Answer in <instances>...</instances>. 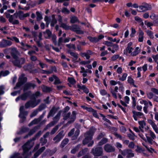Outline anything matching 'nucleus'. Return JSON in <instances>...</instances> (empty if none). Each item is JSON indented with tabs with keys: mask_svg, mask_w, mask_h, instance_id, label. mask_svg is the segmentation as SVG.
Masks as SVG:
<instances>
[{
	"mask_svg": "<svg viewBox=\"0 0 158 158\" xmlns=\"http://www.w3.org/2000/svg\"><path fill=\"white\" fill-rule=\"evenodd\" d=\"M94 132V131L92 129L85 134V138L83 141L84 144H88V147H90L93 145L94 143L93 140H92V136Z\"/></svg>",
	"mask_w": 158,
	"mask_h": 158,
	"instance_id": "obj_1",
	"label": "nucleus"
},
{
	"mask_svg": "<svg viewBox=\"0 0 158 158\" xmlns=\"http://www.w3.org/2000/svg\"><path fill=\"white\" fill-rule=\"evenodd\" d=\"M5 14L6 17L8 19L10 22L13 24H19V21L16 19L18 17V14L15 13L13 15H11L10 14L7 13H5Z\"/></svg>",
	"mask_w": 158,
	"mask_h": 158,
	"instance_id": "obj_2",
	"label": "nucleus"
},
{
	"mask_svg": "<svg viewBox=\"0 0 158 158\" xmlns=\"http://www.w3.org/2000/svg\"><path fill=\"white\" fill-rule=\"evenodd\" d=\"M76 112L73 111L72 112L71 115V113L69 112L64 116V120H66L69 118V121L67 124H70L74 122L76 118Z\"/></svg>",
	"mask_w": 158,
	"mask_h": 158,
	"instance_id": "obj_3",
	"label": "nucleus"
},
{
	"mask_svg": "<svg viewBox=\"0 0 158 158\" xmlns=\"http://www.w3.org/2000/svg\"><path fill=\"white\" fill-rule=\"evenodd\" d=\"M34 145V142L32 141L27 142L23 147V156H25L27 154L28 151Z\"/></svg>",
	"mask_w": 158,
	"mask_h": 158,
	"instance_id": "obj_4",
	"label": "nucleus"
},
{
	"mask_svg": "<svg viewBox=\"0 0 158 158\" xmlns=\"http://www.w3.org/2000/svg\"><path fill=\"white\" fill-rule=\"evenodd\" d=\"M151 5L147 3H144L142 5L139 7L137 10L139 12H143L150 10H151Z\"/></svg>",
	"mask_w": 158,
	"mask_h": 158,
	"instance_id": "obj_5",
	"label": "nucleus"
},
{
	"mask_svg": "<svg viewBox=\"0 0 158 158\" xmlns=\"http://www.w3.org/2000/svg\"><path fill=\"white\" fill-rule=\"evenodd\" d=\"M15 59L16 60L14 61H13L12 60L10 59L9 61L12 62L15 66L19 68L21 67L22 65L25 63V59L22 58L18 59H16V58Z\"/></svg>",
	"mask_w": 158,
	"mask_h": 158,
	"instance_id": "obj_6",
	"label": "nucleus"
},
{
	"mask_svg": "<svg viewBox=\"0 0 158 158\" xmlns=\"http://www.w3.org/2000/svg\"><path fill=\"white\" fill-rule=\"evenodd\" d=\"M40 102V100H39L37 101L35 99L31 100L26 103L25 105V107L26 108L30 107L33 108L37 106Z\"/></svg>",
	"mask_w": 158,
	"mask_h": 158,
	"instance_id": "obj_7",
	"label": "nucleus"
},
{
	"mask_svg": "<svg viewBox=\"0 0 158 158\" xmlns=\"http://www.w3.org/2000/svg\"><path fill=\"white\" fill-rule=\"evenodd\" d=\"M24 108L23 106H22L20 107L19 109L20 113L19 115V116L22 119V120L20 121V123H23L25 119V116L27 115V112L24 111Z\"/></svg>",
	"mask_w": 158,
	"mask_h": 158,
	"instance_id": "obj_8",
	"label": "nucleus"
},
{
	"mask_svg": "<svg viewBox=\"0 0 158 158\" xmlns=\"http://www.w3.org/2000/svg\"><path fill=\"white\" fill-rule=\"evenodd\" d=\"M25 75L24 74H22L19 77L18 83L17 84L16 87L15 89L20 86L24 82L27 81V78L25 77Z\"/></svg>",
	"mask_w": 158,
	"mask_h": 158,
	"instance_id": "obj_9",
	"label": "nucleus"
},
{
	"mask_svg": "<svg viewBox=\"0 0 158 158\" xmlns=\"http://www.w3.org/2000/svg\"><path fill=\"white\" fill-rule=\"evenodd\" d=\"M92 152L95 156H100L102 153V148L101 147L96 148L95 149L93 148L92 150Z\"/></svg>",
	"mask_w": 158,
	"mask_h": 158,
	"instance_id": "obj_10",
	"label": "nucleus"
},
{
	"mask_svg": "<svg viewBox=\"0 0 158 158\" xmlns=\"http://www.w3.org/2000/svg\"><path fill=\"white\" fill-rule=\"evenodd\" d=\"M121 153L123 155L126 156L128 158L133 157L134 156V154L130 149H126L123 151H121Z\"/></svg>",
	"mask_w": 158,
	"mask_h": 158,
	"instance_id": "obj_11",
	"label": "nucleus"
},
{
	"mask_svg": "<svg viewBox=\"0 0 158 158\" xmlns=\"http://www.w3.org/2000/svg\"><path fill=\"white\" fill-rule=\"evenodd\" d=\"M138 123L139 124V128L142 132H144L143 129L144 127L145 129L146 130H148L149 129V127L148 126H146V123L144 121L142 120L139 121L138 122Z\"/></svg>",
	"mask_w": 158,
	"mask_h": 158,
	"instance_id": "obj_12",
	"label": "nucleus"
},
{
	"mask_svg": "<svg viewBox=\"0 0 158 158\" xmlns=\"http://www.w3.org/2000/svg\"><path fill=\"white\" fill-rule=\"evenodd\" d=\"M133 114V117L135 121L137 120V117L139 118H144V115L143 113L139 112H136L135 110L132 111Z\"/></svg>",
	"mask_w": 158,
	"mask_h": 158,
	"instance_id": "obj_13",
	"label": "nucleus"
},
{
	"mask_svg": "<svg viewBox=\"0 0 158 158\" xmlns=\"http://www.w3.org/2000/svg\"><path fill=\"white\" fill-rule=\"evenodd\" d=\"M148 123L151 126L152 128L156 134H158V128L154 121L150 119H148Z\"/></svg>",
	"mask_w": 158,
	"mask_h": 158,
	"instance_id": "obj_14",
	"label": "nucleus"
},
{
	"mask_svg": "<svg viewBox=\"0 0 158 158\" xmlns=\"http://www.w3.org/2000/svg\"><path fill=\"white\" fill-rule=\"evenodd\" d=\"M71 30L76 32L77 34H82L83 32L80 30V27L77 25H74L72 26L71 27Z\"/></svg>",
	"mask_w": 158,
	"mask_h": 158,
	"instance_id": "obj_15",
	"label": "nucleus"
},
{
	"mask_svg": "<svg viewBox=\"0 0 158 158\" xmlns=\"http://www.w3.org/2000/svg\"><path fill=\"white\" fill-rule=\"evenodd\" d=\"M63 131H60L55 137L53 138V140L55 141V143L59 142L64 136Z\"/></svg>",
	"mask_w": 158,
	"mask_h": 158,
	"instance_id": "obj_16",
	"label": "nucleus"
},
{
	"mask_svg": "<svg viewBox=\"0 0 158 158\" xmlns=\"http://www.w3.org/2000/svg\"><path fill=\"white\" fill-rule=\"evenodd\" d=\"M16 13L18 14V16L19 19L21 20H23L25 18L29 16L30 15L28 13L24 14L21 11H19Z\"/></svg>",
	"mask_w": 158,
	"mask_h": 158,
	"instance_id": "obj_17",
	"label": "nucleus"
},
{
	"mask_svg": "<svg viewBox=\"0 0 158 158\" xmlns=\"http://www.w3.org/2000/svg\"><path fill=\"white\" fill-rule=\"evenodd\" d=\"M61 114V112H59L55 116V117L53 118V122H52L49 124L48 126L49 125L50 127L54 125V124L56 123L59 120Z\"/></svg>",
	"mask_w": 158,
	"mask_h": 158,
	"instance_id": "obj_18",
	"label": "nucleus"
},
{
	"mask_svg": "<svg viewBox=\"0 0 158 158\" xmlns=\"http://www.w3.org/2000/svg\"><path fill=\"white\" fill-rule=\"evenodd\" d=\"M104 149L107 152H111L115 150L114 148L109 144H106L104 146Z\"/></svg>",
	"mask_w": 158,
	"mask_h": 158,
	"instance_id": "obj_19",
	"label": "nucleus"
},
{
	"mask_svg": "<svg viewBox=\"0 0 158 158\" xmlns=\"http://www.w3.org/2000/svg\"><path fill=\"white\" fill-rule=\"evenodd\" d=\"M144 40V32L141 30H140L139 32L138 41L140 42L143 41Z\"/></svg>",
	"mask_w": 158,
	"mask_h": 158,
	"instance_id": "obj_20",
	"label": "nucleus"
},
{
	"mask_svg": "<svg viewBox=\"0 0 158 158\" xmlns=\"http://www.w3.org/2000/svg\"><path fill=\"white\" fill-rule=\"evenodd\" d=\"M127 82L131 85H132L135 87H137V86L135 84V82L132 77L131 76H129L127 77Z\"/></svg>",
	"mask_w": 158,
	"mask_h": 158,
	"instance_id": "obj_21",
	"label": "nucleus"
},
{
	"mask_svg": "<svg viewBox=\"0 0 158 158\" xmlns=\"http://www.w3.org/2000/svg\"><path fill=\"white\" fill-rule=\"evenodd\" d=\"M140 52V49L138 47H136L134 51L132 52L131 56H135L138 54Z\"/></svg>",
	"mask_w": 158,
	"mask_h": 158,
	"instance_id": "obj_22",
	"label": "nucleus"
},
{
	"mask_svg": "<svg viewBox=\"0 0 158 158\" xmlns=\"http://www.w3.org/2000/svg\"><path fill=\"white\" fill-rule=\"evenodd\" d=\"M128 74L126 73H123L121 76L120 75H118V77L119 78V80L122 81H125L127 76Z\"/></svg>",
	"mask_w": 158,
	"mask_h": 158,
	"instance_id": "obj_23",
	"label": "nucleus"
},
{
	"mask_svg": "<svg viewBox=\"0 0 158 158\" xmlns=\"http://www.w3.org/2000/svg\"><path fill=\"white\" fill-rule=\"evenodd\" d=\"M29 93H27L23 94L21 96L17 98L15 100L16 102L18 101L20 99L23 100H25L29 95Z\"/></svg>",
	"mask_w": 158,
	"mask_h": 158,
	"instance_id": "obj_24",
	"label": "nucleus"
},
{
	"mask_svg": "<svg viewBox=\"0 0 158 158\" xmlns=\"http://www.w3.org/2000/svg\"><path fill=\"white\" fill-rule=\"evenodd\" d=\"M18 54V52L16 49L15 48H12L11 49V55L13 56L14 58L16 59L17 58V55Z\"/></svg>",
	"mask_w": 158,
	"mask_h": 158,
	"instance_id": "obj_25",
	"label": "nucleus"
},
{
	"mask_svg": "<svg viewBox=\"0 0 158 158\" xmlns=\"http://www.w3.org/2000/svg\"><path fill=\"white\" fill-rule=\"evenodd\" d=\"M67 52L73 57V59L74 60H76L77 59L78 57L77 54L73 52H71L69 50H68Z\"/></svg>",
	"mask_w": 158,
	"mask_h": 158,
	"instance_id": "obj_26",
	"label": "nucleus"
},
{
	"mask_svg": "<svg viewBox=\"0 0 158 158\" xmlns=\"http://www.w3.org/2000/svg\"><path fill=\"white\" fill-rule=\"evenodd\" d=\"M57 110L55 107H52L48 115V118L50 116H52L55 113Z\"/></svg>",
	"mask_w": 158,
	"mask_h": 158,
	"instance_id": "obj_27",
	"label": "nucleus"
},
{
	"mask_svg": "<svg viewBox=\"0 0 158 158\" xmlns=\"http://www.w3.org/2000/svg\"><path fill=\"white\" fill-rule=\"evenodd\" d=\"M133 49L132 48L127 47L126 50L124 51V53L126 55H128V54H130L131 55Z\"/></svg>",
	"mask_w": 158,
	"mask_h": 158,
	"instance_id": "obj_28",
	"label": "nucleus"
},
{
	"mask_svg": "<svg viewBox=\"0 0 158 158\" xmlns=\"http://www.w3.org/2000/svg\"><path fill=\"white\" fill-rule=\"evenodd\" d=\"M45 149V147H42L34 154V156L36 157H37L40 153H41Z\"/></svg>",
	"mask_w": 158,
	"mask_h": 158,
	"instance_id": "obj_29",
	"label": "nucleus"
},
{
	"mask_svg": "<svg viewBox=\"0 0 158 158\" xmlns=\"http://www.w3.org/2000/svg\"><path fill=\"white\" fill-rule=\"evenodd\" d=\"M32 87L34 88L35 86L34 85H32L30 83L26 84L24 87V91H25L28 89L30 87Z\"/></svg>",
	"mask_w": 158,
	"mask_h": 158,
	"instance_id": "obj_30",
	"label": "nucleus"
},
{
	"mask_svg": "<svg viewBox=\"0 0 158 158\" xmlns=\"http://www.w3.org/2000/svg\"><path fill=\"white\" fill-rule=\"evenodd\" d=\"M78 21L77 18L75 16H73L70 18V22L73 23Z\"/></svg>",
	"mask_w": 158,
	"mask_h": 158,
	"instance_id": "obj_31",
	"label": "nucleus"
},
{
	"mask_svg": "<svg viewBox=\"0 0 158 158\" xmlns=\"http://www.w3.org/2000/svg\"><path fill=\"white\" fill-rule=\"evenodd\" d=\"M112 47V53H114L115 51L118 50L119 49V47L117 44H113Z\"/></svg>",
	"mask_w": 158,
	"mask_h": 158,
	"instance_id": "obj_32",
	"label": "nucleus"
},
{
	"mask_svg": "<svg viewBox=\"0 0 158 158\" xmlns=\"http://www.w3.org/2000/svg\"><path fill=\"white\" fill-rule=\"evenodd\" d=\"M60 26L66 30L70 29L71 27L67 25V24L61 23H60Z\"/></svg>",
	"mask_w": 158,
	"mask_h": 158,
	"instance_id": "obj_33",
	"label": "nucleus"
},
{
	"mask_svg": "<svg viewBox=\"0 0 158 158\" xmlns=\"http://www.w3.org/2000/svg\"><path fill=\"white\" fill-rule=\"evenodd\" d=\"M148 133L150 136V137L153 139H155L156 137L155 133L151 130H149Z\"/></svg>",
	"mask_w": 158,
	"mask_h": 158,
	"instance_id": "obj_34",
	"label": "nucleus"
},
{
	"mask_svg": "<svg viewBox=\"0 0 158 158\" xmlns=\"http://www.w3.org/2000/svg\"><path fill=\"white\" fill-rule=\"evenodd\" d=\"M135 20L138 23H140L141 25H143V21L141 18L139 17L138 16H136L135 17Z\"/></svg>",
	"mask_w": 158,
	"mask_h": 158,
	"instance_id": "obj_35",
	"label": "nucleus"
},
{
	"mask_svg": "<svg viewBox=\"0 0 158 158\" xmlns=\"http://www.w3.org/2000/svg\"><path fill=\"white\" fill-rule=\"evenodd\" d=\"M150 18L154 20L158 19V15L154 13L152 14L150 16Z\"/></svg>",
	"mask_w": 158,
	"mask_h": 158,
	"instance_id": "obj_36",
	"label": "nucleus"
},
{
	"mask_svg": "<svg viewBox=\"0 0 158 158\" xmlns=\"http://www.w3.org/2000/svg\"><path fill=\"white\" fill-rule=\"evenodd\" d=\"M44 33L45 34V36L46 38L50 37L52 35L51 32L48 30H47Z\"/></svg>",
	"mask_w": 158,
	"mask_h": 158,
	"instance_id": "obj_37",
	"label": "nucleus"
},
{
	"mask_svg": "<svg viewBox=\"0 0 158 158\" xmlns=\"http://www.w3.org/2000/svg\"><path fill=\"white\" fill-rule=\"evenodd\" d=\"M40 119V118L35 119L34 120H33L29 124V126H31L32 125L35 124L37 123L38 122H39Z\"/></svg>",
	"mask_w": 158,
	"mask_h": 158,
	"instance_id": "obj_38",
	"label": "nucleus"
},
{
	"mask_svg": "<svg viewBox=\"0 0 158 158\" xmlns=\"http://www.w3.org/2000/svg\"><path fill=\"white\" fill-rule=\"evenodd\" d=\"M68 142L69 139H64L61 143V146L62 147H64L68 143Z\"/></svg>",
	"mask_w": 158,
	"mask_h": 158,
	"instance_id": "obj_39",
	"label": "nucleus"
},
{
	"mask_svg": "<svg viewBox=\"0 0 158 158\" xmlns=\"http://www.w3.org/2000/svg\"><path fill=\"white\" fill-rule=\"evenodd\" d=\"M80 89H82L83 90L84 92L87 94L89 93V91L88 89L84 85L80 86V87L78 86Z\"/></svg>",
	"mask_w": 158,
	"mask_h": 158,
	"instance_id": "obj_40",
	"label": "nucleus"
},
{
	"mask_svg": "<svg viewBox=\"0 0 158 158\" xmlns=\"http://www.w3.org/2000/svg\"><path fill=\"white\" fill-rule=\"evenodd\" d=\"M147 34L150 36L151 39H153L154 38V36L152 32L149 30H147L146 31Z\"/></svg>",
	"mask_w": 158,
	"mask_h": 158,
	"instance_id": "obj_41",
	"label": "nucleus"
},
{
	"mask_svg": "<svg viewBox=\"0 0 158 158\" xmlns=\"http://www.w3.org/2000/svg\"><path fill=\"white\" fill-rule=\"evenodd\" d=\"M9 73V72L8 70L4 71H1L0 73V76H5L8 75Z\"/></svg>",
	"mask_w": 158,
	"mask_h": 158,
	"instance_id": "obj_42",
	"label": "nucleus"
},
{
	"mask_svg": "<svg viewBox=\"0 0 158 158\" xmlns=\"http://www.w3.org/2000/svg\"><path fill=\"white\" fill-rule=\"evenodd\" d=\"M68 80L70 84L72 85H74L76 83V81L73 77H69Z\"/></svg>",
	"mask_w": 158,
	"mask_h": 158,
	"instance_id": "obj_43",
	"label": "nucleus"
},
{
	"mask_svg": "<svg viewBox=\"0 0 158 158\" xmlns=\"http://www.w3.org/2000/svg\"><path fill=\"white\" fill-rule=\"evenodd\" d=\"M107 142V139L106 138L103 139L99 143L98 145L100 146L102 145L105 143Z\"/></svg>",
	"mask_w": 158,
	"mask_h": 158,
	"instance_id": "obj_44",
	"label": "nucleus"
},
{
	"mask_svg": "<svg viewBox=\"0 0 158 158\" xmlns=\"http://www.w3.org/2000/svg\"><path fill=\"white\" fill-rule=\"evenodd\" d=\"M42 90L44 92H48L51 90V88L46 86H43L42 87Z\"/></svg>",
	"mask_w": 158,
	"mask_h": 158,
	"instance_id": "obj_45",
	"label": "nucleus"
},
{
	"mask_svg": "<svg viewBox=\"0 0 158 158\" xmlns=\"http://www.w3.org/2000/svg\"><path fill=\"white\" fill-rule=\"evenodd\" d=\"M146 138L148 142L151 144H152L154 142V139L148 136H147Z\"/></svg>",
	"mask_w": 158,
	"mask_h": 158,
	"instance_id": "obj_46",
	"label": "nucleus"
},
{
	"mask_svg": "<svg viewBox=\"0 0 158 158\" xmlns=\"http://www.w3.org/2000/svg\"><path fill=\"white\" fill-rule=\"evenodd\" d=\"M100 94L102 96L106 95L107 94V91L104 89H101L100 90Z\"/></svg>",
	"mask_w": 158,
	"mask_h": 158,
	"instance_id": "obj_47",
	"label": "nucleus"
},
{
	"mask_svg": "<svg viewBox=\"0 0 158 158\" xmlns=\"http://www.w3.org/2000/svg\"><path fill=\"white\" fill-rule=\"evenodd\" d=\"M136 31L135 28L133 27L131 28V33L130 34V36L131 37L134 36L135 34L136 33Z\"/></svg>",
	"mask_w": 158,
	"mask_h": 158,
	"instance_id": "obj_48",
	"label": "nucleus"
},
{
	"mask_svg": "<svg viewBox=\"0 0 158 158\" xmlns=\"http://www.w3.org/2000/svg\"><path fill=\"white\" fill-rule=\"evenodd\" d=\"M80 133V131L77 129L75 131V135L72 137L73 139H76Z\"/></svg>",
	"mask_w": 158,
	"mask_h": 158,
	"instance_id": "obj_49",
	"label": "nucleus"
},
{
	"mask_svg": "<svg viewBox=\"0 0 158 158\" xmlns=\"http://www.w3.org/2000/svg\"><path fill=\"white\" fill-rule=\"evenodd\" d=\"M52 17L53 19L51 23V26L53 27L54 26L55 24L57 23V21L56 19H54L55 18V15H52Z\"/></svg>",
	"mask_w": 158,
	"mask_h": 158,
	"instance_id": "obj_50",
	"label": "nucleus"
},
{
	"mask_svg": "<svg viewBox=\"0 0 158 158\" xmlns=\"http://www.w3.org/2000/svg\"><path fill=\"white\" fill-rule=\"evenodd\" d=\"M110 91L111 93L112 94L113 97L115 99H117V95L116 94V93L117 92H115L114 91V90L113 89H111L110 90Z\"/></svg>",
	"mask_w": 158,
	"mask_h": 158,
	"instance_id": "obj_51",
	"label": "nucleus"
},
{
	"mask_svg": "<svg viewBox=\"0 0 158 158\" xmlns=\"http://www.w3.org/2000/svg\"><path fill=\"white\" fill-rule=\"evenodd\" d=\"M89 40L92 42H98V39L96 37H89Z\"/></svg>",
	"mask_w": 158,
	"mask_h": 158,
	"instance_id": "obj_52",
	"label": "nucleus"
},
{
	"mask_svg": "<svg viewBox=\"0 0 158 158\" xmlns=\"http://www.w3.org/2000/svg\"><path fill=\"white\" fill-rule=\"evenodd\" d=\"M19 155L18 153H15L10 156V158H20Z\"/></svg>",
	"mask_w": 158,
	"mask_h": 158,
	"instance_id": "obj_53",
	"label": "nucleus"
},
{
	"mask_svg": "<svg viewBox=\"0 0 158 158\" xmlns=\"http://www.w3.org/2000/svg\"><path fill=\"white\" fill-rule=\"evenodd\" d=\"M123 69L122 67H119L117 69L116 72L118 74H121L123 72Z\"/></svg>",
	"mask_w": 158,
	"mask_h": 158,
	"instance_id": "obj_54",
	"label": "nucleus"
},
{
	"mask_svg": "<svg viewBox=\"0 0 158 158\" xmlns=\"http://www.w3.org/2000/svg\"><path fill=\"white\" fill-rule=\"evenodd\" d=\"M144 23L148 27H150L151 26L153 25V23H152L148 22L147 21H145Z\"/></svg>",
	"mask_w": 158,
	"mask_h": 158,
	"instance_id": "obj_55",
	"label": "nucleus"
},
{
	"mask_svg": "<svg viewBox=\"0 0 158 158\" xmlns=\"http://www.w3.org/2000/svg\"><path fill=\"white\" fill-rule=\"evenodd\" d=\"M36 14L37 15V20L39 21L42 19V17L41 15L38 12H37Z\"/></svg>",
	"mask_w": 158,
	"mask_h": 158,
	"instance_id": "obj_56",
	"label": "nucleus"
},
{
	"mask_svg": "<svg viewBox=\"0 0 158 158\" xmlns=\"http://www.w3.org/2000/svg\"><path fill=\"white\" fill-rule=\"evenodd\" d=\"M41 142L42 145H44L47 142V140L45 138H41Z\"/></svg>",
	"mask_w": 158,
	"mask_h": 158,
	"instance_id": "obj_57",
	"label": "nucleus"
},
{
	"mask_svg": "<svg viewBox=\"0 0 158 158\" xmlns=\"http://www.w3.org/2000/svg\"><path fill=\"white\" fill-rule=\"evenodd\" d=\"M66 46L68 48L70 49L72 48L73 49H75L76 48L74 44H67Z\"/></svg>",
	"mask_w": 158,
	"mask_h": 158,
	"instance_id": "obj_58",
	"label": "nucleus"
},
{
	"mask_svg": "<svg viewBox=\"0 0 158 158\" xmlns=\"http://www.w3.org/2000/svg\"><path fill=\"white\" fill-rule=\"evenodd\" d=\"M147 97L149 99L152 98L153 97V94L152 92H149L147 94Z\"/></svg>",
	"mask_w": 158,
	"mask_h": 158,
	"instance_id": "obj_59",
	"label": "nucleus"
},
{
	"mask_svg": "<svg viewBox=\"0 0 158 158\" xmlns=\"http://www.w3.org/2000/svg\"><path fill=\"white\" fill-rule=\"evenodd\" d=\"M58 129V127L57 126L55 127L52 130L51 132V134L52 135L54 134Z\"/></svg>",
	"mask_w": 158,
	"mask_h": 158,
	"instance_id": "obj_60",
	"label": "nucleus"
},
{
	"mask_svg": "<svg viewBox=\"0 0 158 158\" xmlns=\"http://www.w3.org/2000/svg\"><path fill=\"white\" fill-rule=\"evenodd\" d=\"M62 83V81L56 76V78L55 80L54 83L55 84H61Z\"/></svg>",
	"mask_w": 158,
	"mask_h": 158,
	"instance_id": "obj_61",
	"label": "nucleus"
},
{
	"mask_svg": "<svg viewBox=\"0 0 158 158\" xmlns=\"http://www.w3.org/2000/svg\"><path fill=\"white\" fill-rule=\"evenodd\" d=\"M119 56L118 55H114L111 58V60L112 61H115L118 58Z\"/></svg>",
	"mask_w": 158,
	"mask_h": 158,
	"instance_id": "obj_62",
	"label": "nucleus"
},
{
	"mask_svg": "<svg viewBox=\"0 0 158 158\" xmlns=\"http://www.w3.org/2000/svg\"><path fill=\"white\" fill-rule=\"evenodd\" d=\"M131 92L135 94H136L137 96L139 97V94L138 92V90L137 89H134L132 90Z\"/></svg>",
	"mask_w": 158,
	"mask_h": 158,
	"instance_id": "obj_63",
	"label": "nucleus"
},
{
	"mask_svg": "<svg viewBox=\"0 0 158 158\" xmlns=\"http://www.w3.org/2000/svg\"><path fill=\"white\" fill-rule=\"evenodd\" d=\"M90 62L91 61L90 60L82 61L80 62V64L82 65H85L89 64Z\"/></svg>",
	"mask_w": 158,
	"mask_h": 158,
	"instance_id": "obj_64",
	"label": "nucleus"
}]
</instances>
